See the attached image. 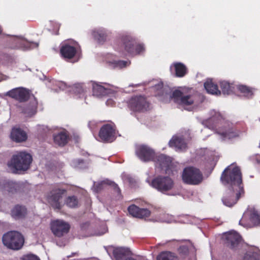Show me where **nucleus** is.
<instances>
[{"label": "nucleus", "instance_id": "nucleus-6", "mask_svg": "<svg viewBox=\"0 0 260 260\" xmlns=\"http://www.w3.org/2000/svg\"><path fill=\"white\" fill-rule=\"evenodd\" d=\"M151 185L158 191L168 194L174 188L175 183L170 177L159 175L152 180Z\"/></svg>", "mask_w": 260, "mask_h": 260}, {"label": "nucleus", "instance_id": "nucleus-21", "mask_svg": "<svg viewBox=\"0 0 260 260\" xmlns=\"http://www.w3.org/2000/svg\"><path fill=\"white\" fill-rule=\"evenodd\" d=\"M204 87L207 92L209 93L217 95L221 94V91L218 89V85L211 80H209L205 82Z\"/></svg>", "mask_w": 260, "mask_h": 260}, {"label": "nucleus", "instance_id": "nucleus-38", "mask_svg": "<svg viewBox=\"0 0 260 260\" xmlns=\"http://www.w3.org/2000/svg\"><path fill=\"white\" fill-rule=\"evenodd\" d=\"M111 185H112V186L114 187V189L115 190V191L118 193V194H120L121 193V190H120V189L119 188V187L118 186L117 184H116V183H115L114 182H112V183L111 184Z\"/></svg>", "mask_w": 260, "mask_h": 260}, {"label": "nucleus", "instance_id": "nucleus-44", "mask_svg": "<svg viewBox=\"0 0 260 260\" xmlns=\"http://www.w3.org/2000/svg\"><path fill=\"white\" fill-rule=\"evenodd\" d=\"M127 260H136V259H135V258H129Z\"/></svg>", "mask_w": 260, "mask_h": 260}, {"label": "nucleus", "instance_id": "nucleus-41", "mask_svg": "<svg viewBox=\"0 0 260 260\" xmlns=\"http://www.w3.org/2000/svg\"><path fill=\"white\" fill-rule=\"evenodd\" d=\"M94 125V122H93L90 121L88 123V126L91 131L93 130V127H92V126H93Z\"/></svg>", "mask_w": 260, "mask_h": 260}, {"label": "nucleus", "instance_id": "nucleus-37", "mask_svg": "<svg viewBox=\"0 0 260 260\" xmlns=\"http://www.w3.org/2000/svg\"><path fill=\"white\" fill-rule=\"evenodd\" d=\"M21 260H40L39 258L33 254H28L24 256Z\"/></svg>", "mask_w": 260, "mask_h": 260}, {"label": "nucleus", "instance_id": "nucleus-13", "mask_svg": "<svg viewBox=\"0 0 260 260\" xmlns=\"http://www.w3.org/2000/svg\"><path fill=\"white\" fill-rule=\"evenodd\" d=\"M171 98L173 99L175 103L181 105L190 106L194 103V99L191 95H183V93L178 89L172 92Z\"/></svg>", "mask_w": 260, "mask_h": 260}, {"label": "nucleus", "instance_id": "nucleus-45", "mask_svg": "<svg viewBox=\"0 0 260 260\" xmlns=\"http://www.w3.org/2000/svg\"><path fill=\"white\" fill-rule=\"evenodd\" d=\"M111 101V100L107 101V102H110Z\"/></svg>", "mask_w": 260, "mask_h": 260}, {"label": "nucleus", "instance_id": "nucleus-24", "mask_svg": "<svg viewBox=\"0 0 260 260\" xmlns=\"http://www.w3.org/2000/svg\"><path fill=\"white\" fill-rule=\"evenodd\" d=\"M175 69V75L177 77H183L187 73L186 66L181 62H175L173 66Z\"/></svg>", "mask_w": 260, "mask_h": 260}, {"label": "nucleus", "instance_id": "nucleus-40", "mask_svg": "<svg viewBox=\"0 0 260 260\" xmlns=\"http://www.w3.org/2000/svg\"><path fill=\"white\" fill-rule=\"evenodd\" d=\"M103 184V183H101L96 186L97 191H100L102 189Z\"/></svg>", "mask_w": 260, "mask_h": 260}, {"label": "nucleus", "instance_id": "nucleus-4", "mask_svg": "<svg viewBox=\"0 0 260 260\" xmlns=\"http://www.w3.org/2000/svg\"><path fill=\"white\" fill-rule=\"evenodd\" d=\"M181 179L185 184L198 185L203 182L204 176L199 169L193 166H188L183 169Z\"/></svg>", "mask_w": 260, "mask_h": 260}, {"label": "nucleus", "instance_id": "nucleus-22", "mask_svg": "<svg viewBox=\"0 0 260 260\" xmlns=\"http://www.w3.org/2000/svg\"><path fill=\"white\" fill-rule=\"evenodd\" d=\"M172 162L171 157L164 154H160L156 157V164L161 169L168 168Z\"/></svg>", "mask_w": 260, "mask_h": 260}, {"label": "nucleus", "instance_id": "nucleus-29", "mask_svg": "<svg viewBox=\"0 0 260 260\" xmlns=\"http://www.w3.org/2000/svg\"><path fill=\"white\" fill-rule=\"evenodd\" d=\"M248 216L250 222L252 225L258 226L260 225V215L257 211L255 210H250Z\"/></svg>", "mask_w": 260, "mask_h": 260}, {"label": "nucleus", "instance_id": "nucleus-10", "mask_svg": "<svg viewBox=\"0 0 260 260\" xmlns=\"http://www.w3.org/2000/svg\"><path fill=\"white\" fill-rule=\"evenodd\" d=\"M115 135V127L110 124L103 125L99 133V137L101 141L106 143L114 141L116 138Z\"/></svg>", "mask_w": 260, "mask_h": 260}, {"label": "nucleus", "instance_id": "nucleus-1", "mask_svg": "<svg viewBox=\"0 0 260 260\" xmlns=\"http://www.w3.org/2000/svg\"><path fill=\"white\" fill-rule=\"evenodd\" d=\"M220 180L224 185H229L222 201L225 206L232 207L244 193L240 168L232 165L228 166L223 171Z\"/></svg>", "mask_w": 260, "mask_h": 260}, {"label": "nucleus", "instance_id": "nucleus-28", "mask_svg": "<svg viewBox=\"0 0 260 260\" xmlns=\"http://www.w3.org/2000/svg\"><path fill=\"white\" fill-rule=\"evenodd\" d=\"M19 188L18 183L12 181H6L3 184V189L9 192L14 193Z\"/></svg>", "mask_w": 260, "mask_h": 260}, {"label": "nucleus", "instance_id": "nucleus-18", "mask_svg": "<svg viewBox=\"0 0 260 260\" xmlns=\"http://www.w3.org/2000/svg\"><path fill=\"white\" fill-rule=\"evenodd\" d=\"M26 133L20 128H12L11 133V138L16 142H24L27 139Z\"/></svg>", "mask_w": 260, "mask_h": 260}, {"label": "nucleus", "instance_id": "nucleus-34", "mask_svg": "<svg viewBox=\"0 0 260 260\" xmlns=\"http://www.w3.org/2000/svg\"><path fill=\"white\" fill-rule=\"evenodd\" d=\"M127 61L124 60H115L110 62L113 68L122 69L127 66Z\"/></svg>", "mask_w": 260, "mask_h": 260}, {"label": "nucleus", "instance_id": "nucleus-35", "mask_svg": "<svg viewBox=\"0 0 260 260\" xmlns=\"http://www.w3.org/2000/svg\"><path fill=\"white\" fill-rule=\"evenodd\" d=\"M154 90L156 92V96H162L164 95V84L162 82H159L153 87Z\"/></svg>", "mask_w": 260, "mask_h": 260}, {"label": "nucleus", "instance_id": "nucleus-39", "mask_svg": "<svg viewBox=\"0 0 260 260\" xmlns=\"http://www.w3.org/2000/svg\"><path fill=\"white\" fill-rule=\"evenodd\" d=\"M222 135L225 137H236V136H237L238 135L237 134H233V135H230L228 133V132H223L222 133Z\"/></svg>", "mask_w": 260, "mask_h": 260}, {"label": "nucleus", "instance_id": "nucleus-30", "mask_svg": "<svg viewBox=\"0 0 260 260\" xmlns=\"http://www.w3.org/2000/svg\"><path fill=\"white\" fill-rule=\"evenodd\" d=\"M157 260H178V258L174 253L164 251L157 256Z\"/></svg>", "mask_w": 260, "mask_h": 260}, {"label": "nucleus", "instance_id": "nucleus-33", "mask_svg": "<svg viewBox=\"0 0 260 260\" xmlns=\"http://www.w3.org/2000/svg\"><path fill=\"white\" fill-rule=\"evenodd\" d=\"M66 205L71 208H75L78 206V200L75 196H69L66 199Z\"/></svg>", "mask_w": 260, "mask_h": 260}, {"label": "nucleus", "instance_id": "nucleus-11", "mask_svg": "<svg viewBox=\"0 0 260 260\" xmlns=\"http://www.w3.org/2000/svg\"><path fill=\"white\" fill-rule=\"evenodd\" d=\"M222 239L224 244L232 249H234L237 247L242 241L241 236L234 231L224 233Z\"/></svg>", "mask_w": 260, "mask_h": 260}, {"label": "nucleus", "instance_id": "nucleus-9", "mask_svg": "<svg viewBox=\"0 0 260 260\" xmlns=\"http://www.w3.org/2000/svg\"><path fill=\"white\" fill-rule=\"evenodd\" d=\"M178 255L182 259L185 260H197L196 248L189 241L180 245L177 249Z\"/></svg>", "mask_w": 260, "mask_h": 260}, {"label": "nucleus", "instance_id": "nucleus-12", "mask_svg": "<svg viewBox=\"0 0 260 260\" xmlns=\"http://www.w3.org/2000/svg\"><path fill=\"white\" fill-rule=\"evenodd\" d=\"M70 229V224L61 220H56L51 223V230L53 234L58 237H61L67 234Z\"/></svg>", "mask_w": 260, "mask_h": 260}, {"label": "nucleus", "instance_id": "nucleus-16", "mask_svg": "<svg viewBox=\"0 0 260 260\" xmlns=\"http://www.w3.org/2000/svg\"><path fill=\"white\" fill-rule=\"evenodd\" d=\"M127 210L129 214L132 216L139 218L148 217L151 213L148 209L140 208L134 204L130 205L128 207Z\"/></svg>", "mask_w": 260, "mask_h": 260}, {"label": "nucleus", "instance_id": "nucleus-27", "mask_svg": "<svg viewBox=\"0 0 260 260\" xmlns=\"http://www.w3.org/2000/svg\"><path fill=\"white\" fill-rule=\"evenodd\" d=\"M220 85L223 94L230 95L234 92L235 87L233 84L223 81L220 82Z\"/></svg>", "mask_w": 260, "mask_h": 260}, {"label": "nucleus", "instance_id": "nucleus-20", "mask_svg": "<svg viewBox=\"0 0 260 260\" xmlns=\"http://www.w3.org/2000/svg\"><path fill=\"white\" fill-rule=\"evenodd\" d=\"M27 213L26 208L24 206L16 205L11 211L12 216L15 219L24 218Z\"/></svg>", "mask_w": 260, "mask_h": 260}, {"label": "nucleus", "instance_id": "nucleus-8", "mask_svg": "<svg viewBox=\"0 0 260 260\" xmlns=\"http://www.w3.org/2000/svg\"><path fill=\"white\" fill-rule=\"evenodd\" d=\"M66 190L57 187H53L46 195V200L54 209L61 208V200Z\"/></svg>", "mask_w": 260, "mask_h": 260}, {"label": "nucleus", "instance_id": "nucleus-36", "mask_svg": "<svg viewBox=\"0 0 260 260\" xmlns=\"http://www.w3.org/2000/svg\"><path fill=\"white\" fill-rule=\"evenodd\" d=\"M243 260H258L256 258V255L253 253L247 252L243 257Z\"/></svg>", "mask_w": 260, "mask_h": 260}, {"label": "nucleus", "instance_id": "nucleus-26", "mask_svg": "<svg viewBox=\"0 0 260 260\" xmlns=\"http://www.w3.org/2000/svg\"><path fill=\"white\" fill-rule=\"evenodd\" d=\"M69 137L63 132H60L54 136V142L59 146H63L68 143Z\"/></svg>", "mask_w": 260, "mask_h": 260}, {"label": "nucleus", "instance_id": "nucleus-7", "mask_svg": "<svg viewBox=\"0 0 260 260\" xmlns=\"http://www.w3.org/2000/svg\"><path fill=\"white\" fill-rule=\"evenodd\" d=\"M130 110L137 113H144L149 110V103L143 95H135L131 97L127 102Z\"/></svg>", "mask_w": 260, "mask_h": 260}, {"label": "nucleus", "instance_id": "nucleus-19", "mask_svg": "<svg viewBox=\"0 0 260 260\" xmlns=\"http://www.w3.org/2000/svg\"><path fill=\"white\" fill-rule=\"evenodd\" d=\"M169 144L170 147H175L177 149L180 150H185L187 147L184 140L178 137H173L169 141Z\"/></svg>", "mask_w": 260, "mask_h": 260}, {"label": "nucleus", "instance_id": "nucleus-17", "mask_svg": "<svg viewBox=\"0 0 260 260\" xmlns=\"http://www.w3.org/2000/svg\"><path fill=\"white\" fill-rule=\"evenodd\" d=\"M77 53L76 48L70 45L65 44L60 49V53L65 59L73 58Z\"/></svg>", "mask_w": 260, "mask_h": 260}, {"label": "nucleus", "instance_id": "nucleus-43", "mask_svg": "<svg viewBox=\"0 0 260 260\" xmlns=\"http://www.w3.org/2000/svg\"><path fill=\"white\" fill-rule=\"evenodd\" d=\"M133 179L132 178H129V182L130 183H133Z\"/></svg>", "mask_w": 260, "mask_h": 260}, {"label": "nucleus", "instance_id": "nucleus-25", "mask_svg": "<svg viewBox=\"0 0 260 260\" xmlns=\"http://www.w3.org/2000/svg\"><path fill=\"white\" fill-rule=\"evenodd\" d=\"M93 95L98 97L105 96L109 93V89L103 86L95 83L93 84Z\"/></svg>", "mask_w": 260, "mask_h": 260}, {"label": "nucleus", "instance_id": "nucleus-32", "mask_svg": "<svg viewBox=\"0 0 260 260\" xmlns=\"http://www.w3.org/2000/svg\"><path fill=\"white\" fill-rule=\"evenodd\" d=\"M93 36L100 44L104 43L107 39V35L102 31H94Z\"/></svg>", "mask_w": 260, "mask_h": 260}, {"label": "nucleus", "instance_id": "nucleus-31", "mask_svg": "<svg viewBox=\"0 0 260 260\" xmlns=\"http://www.w3.org/2000/svg\"><path fill=\"white\" fill-rule=\"evenodd\" d=\"M237 88L245 96L251 97L253 95L252 89L246 85H239Z\"/></svg>", "mask_w": 260, "mask_h": 260}, {"label": "nucleus", "instance_id": "nucleus-15", "mask_svg": "<svg viewBox=\"0 0 260 260\" xmlns=\"http://www.w3.org/2000/svg\"><path fill=\"white\" fill-rule=\"evenodd\" d=\"M8 95L20 102L27 101L30 96L29 91L25 88H15L9 91Z\"/></svg>", "mask_w": 260, "mask_h": 260}, {"label": "nucleus", "instance_id": "nucleus-23", "mask_svg": "<svg viewBox=\"0 0 260 260\" xmlns=\"http://www.w3.org/2000/svg\"><path fill=\"white\" fill-rule=\"evenodd\" d=\"M129 252V250L127 248L123 247H117L113 250V256L116 260H124Z\"/></svg>", "mask_w": 260, "mask_h": 260}, {"label": "nucleus", "instance_id": "nucleus-42", "mask_svg": "<svg viewBox=\"0 0 260 260\" xmlns=\"http://www.w3.org/2000/svg\"><path fill=\"white\" fill-rule=\"evenodd\" d=\"M246 216V214H244V215L243 216V217L242 218V219H241V220L239 222L240 224H241V222L245 220Z\"/></svg>", "mask_w": 260, "mask_h": 260}, {"label": "nucleus", "instance_id": "nucleus-14", "mask_svg": "<svg viewBox=\"0 0 260 260\" xmlns=\"http://www.w3.org/2000/svg\"><path fill=\"white\" fill-rule=\"evenodd\" d=\"M136 153L138 157L143 161L153 160L155 157V152L153 150L145 145H141L138 147Z\"/></svg>", "mask_w": 260, "mask_h": 260}, {"label": "nucleus", "instance_id": "nucleus-5", "mask_svg": "<svg viewBox=\"0 0 260 260\" xmlns=\"http://www.w3.org/2000/svg\"><path fill=\"white\" fill-rule=\"evenodd\" d=\"M2 241L4 245L8 248L18 250L23 245L24 239L19 232L10 231L3 235Z\"/></svg>", "mask_w": 260, "mask_h": 260}, {"label": "nucleus", "instance_id": "nucleus-2", "mask_svg": "<svg viewBox=\"0 0 260 260\" xmlns=\"http://www.w3.org/2000/svg\"><path fill=\"white\" fill-rule=\"evenodd\" d=\"M115 48L117 51L123 55L139 54L144 50L143 45L137 44L136 40L129 36H122Z\"/></svg>", "mask_w": 260, "mask_h": 260}, {"label": "nucleus", "instance_id": "nucleus-3", "mask_svg": "<svg viewBox=\"0 0 260 260\" xmlns=\"http://www.w3.org/2000/svg\"><path fill=\"white\" fill-rule=\"evenodd\" d=\"M32 160L30 154L25 152H19L13 155L10 161L8 162V166L13 173H16L18 171L28 170Z\"/></svg>", "mask_w": 260, "mask_h": 260}]
</instances>
